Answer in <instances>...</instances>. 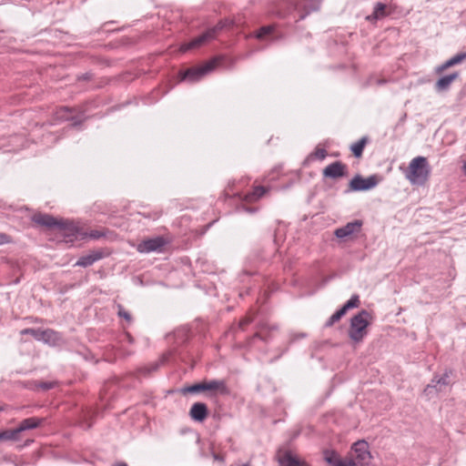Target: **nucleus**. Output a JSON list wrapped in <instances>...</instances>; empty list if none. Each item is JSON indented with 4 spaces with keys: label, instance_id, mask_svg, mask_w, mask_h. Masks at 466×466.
Here are the masks:
<instances>
[{
    "label": "nucleus",
    "instance_id": "19",
    "mask_svg": "<svg viewBox=\"0 0 466 466\" xmlns=\"http://www.w3.org/2000/svg\"><path fill=\"white\" fill-rule=\"evenodd\" d=\"M45 421V418L30 417L21 420L17 427L15 429L17 431L18 436L21 437V434L24 431L36 429L40 427Z\"/></svg>",
    "mask_w": 466,
    "mask_h": 466
},
{
    "label": "nucleus",
    "instance_id": "1",
    "mask_svg": "<svg viewBox=\"0 0 466 466\" xmlns=\"http://www.w3.org/2000/svg\"><path fill=\"white\" fill-rule=\"evenodd\" d=\"M31 220L40 226L47 228H58L66 238H69V241H73V238H77L80 234L79 228L72 221L56 219L55 217L46 213H35L32 216Z\"/></svg>",
    "mask_w": 466,
    "mask_h": 466
},
{
    "label": "nucleus",
    "instance_id": "32",
    "mask_svg": "<svg viewBox=\"0 0 466 466\" xmlns=\"http://www.w3.org/2000/svg\"><path fill=\"white\" fill-rule=\"evenodd\" d=\"M360 296L357 295V294H354L350 297V299L346 301L343 305H342V309L348 312L350 309H356L360 306Z\"/></svg>",
    "mask_w": 466,
    "mask_h": 466
},
{
    "label": "nucleus",
    "instance_id": "15",
    "mask_svg": "<svg viewBox=\"0 0 466 466\" xmlns=\"http://www.w3.org/2000/svg\"><path fill=\"white\" fill-rule=\"evenodd\" d=\"M206 392L208 396L214 397L218 394L220 395H228L229 394V390L226 384V381L223 380H204Z\"/></svg>",
    "mask_w": 466,
    "mask_h": 466
},
{
    "label": "nucleus",
    "instance_id": "46",
    "mask_svg": "<svg viewBox=\"0 0 466 466\" xmlns=\"http://www.w3.org/2000/svg\"><path fill=\"white\" fill-rule=\"evenodd\" d=\"M249 322H250V319H244V320L240 321L239 325H240V327H244L245 325H248Z\"/></svg>",
    "mask_w": 466,
    "mask_h": 466
},
{
    "label": "nucleus",
    "instance_id": "25",
    "mask_svg": "<svg viewBox=\"0 0 466 466\" xmlns=\"http://www.w3.org/2000/svg\"><path fill=\"white\" fill-rule=\"evenodd\" d=\"M162 359L160 361L154 362L148 366H144L137 369V370L134 373V376L136 378H141V377H149L153 372L157 371L161 364H163Z\"/></svg>",
    "mask_w": 466,
    "mask_h": 466
},
{
    "label": "nucleus",
    "instance_id": "37",
    "mask_svg": "<svg viewBox=\"0 0 466 466\" xmlns=\"http://www.w3.org/2000/svg\"><path fill=\"white\" fill-rule=\"evenodd\" d=\"M338 466H357V463H355V461L352 457H346L341 458V461Z\"/></svg>",
    "mask_w": 466,
    "mask_h": 466
},
{
    "label": "nucleus",
    "instance_id": "23",
    "mask_svg": "<svg viewBox=\"0 0 466 466\" xmlns=\"http://www.w3.org/2000/svg\"><path fill=\"white\" fill-rule=\"evenodd\" d=\"M466 61V52L463 53H458L447 61H445L443 64L440 65L436 67L435 72L437 74H441L446 69L454 66L456 65L461 64L462 62Z\"/></svg>",
    "mask_w": 466,
    "mask_h": 466
},
{
    "label": "nucleus",
    "instance_id": "29",
    "mask_svg": "<svg viewBox=\"0 0 466 466\" xmlns=\"http://www.w3.org/2000/svg\"><path fill=\"white\" fill-rule=\"evenodd\" d=\"M386 5L383 3H376L373 8V14L367 18L370 20L371 18L373 19H380L382 17L386 16Z\"/></svg>",
    "mask_w": 466,
    "mask_h": 466
},
{
    "label": "nucleus",
    "instance_id": "8",
    "mask_svg": "<svg viewBox=\"0 0 466 466\" xmlns=\"http://www.w3.org/2000/svg\"><path fill=\"white\" fill-rule=\"evenodd\" d=\"M57 118L64 121H71L73 127H80L86 119V111L84 109H76L74 107L62 106L56 112Z\"/></svg>",
    "mask_w": 466,
    "mask_h": 466
},
{
    "label": "nucleus",
    "instance_id": "34",
    "mask_svg": "<svg viewBox=\"0 0 466 466\" xmlns=\"http://www.w3.org/2000/svg\"><path fill=\"white\" fill-rule=\"evenodd\" d=\"M56 382L54 381H39L35 382V389L40 390L42 391H47L53 388H55Z\"/></svg>",
    "mask_w": 466,
    "mask_h": 466
},
{
    "label": "nucleus",
    "instance_id": "49",
    "mask_svg": "<svg viewBox=\"0 0 466 466\" xmlns=\"http://www.w3.org/2000/svg\"><path fill=\"white\" fill-rule=\"evenodd\" d=\"M126 336L127 337L129 342L133 341V338L128 333H127Z\"/></svg>",
    "mask_w": 466,
    "mask_h": 466
},
{
    "label": "nucleus",
    "instance_id": "16",
    "mask_svg": "<svg viewBox=\"0 0 466 466\" xmlns=\"http://www.w3.org/2000/svg\"><path fill=\"white\" fill-rule=\"evenodd\" d=\"M363 226V221L360 219H355L351 222H348L345 226L338 228L334 231V235L338 238H345L353 234L359 233Z\"/></svg>",
    "mask_w": 466,
    "mask_h": 466
},
{
    "label": "nucleus",
    "instance_id": "7",
    "mask_svg": "<svg viewBox=\"0 0 466 466\" xmlns=\"http://www.w3.org/2000/svg\"><path fill=\"white\" fill-rule=\"evenodd\" d=\"M454 371L451 369H446L442 375L434 374L431 382L425 387L424 393L431 395L442 391L446 387L453 383L451 380Z\"/></svg>",
    "mask_w": 466,
    "mask_h": 466
},
{
    "label": "nucleus",
    "instance_id": "36",
    "mask_svg": "<svg viewBox=\"0 0 466 466\" xmlns=\"http://www.w3.org/2000/svg\"><path fill=\"white\" fill-rule=\"evenodd\" d=\"M117 307H118V312H117L118 316L120 318L125 319L128 322L132 321L131 314L129 312L126 311L121 305H118Z\"/></svg>",
    "mask_w": 466,
    "mask_h": 466
},
{
    "label": "nucleus",
    "instance_id": "30",
    "mask_svg": "<svg viewBox=\"0 0 466 466\" xmlns=\"http://www.w3.org/2000/svg\"><path fill=\"white\" fill-rule=\"evenodd\" d=\"M325 461L331 466H338L341 461V457L335 451L326 450L324 451Z\"/></svg>",
    "mask_w": 466,
    "mask_h": 466
},
{
    "label": "nucleus",
    "instance_id": "26",
    "mask_svg": "<svg viewBox=\"0 0 466 466\" xmlns=\"http://www.w3.org/2000/svg\"><path fill=\"white\" fill-rule=\"evenodd\" d=\"M368 142L369 137L365 136L350 146V150L356 158L362 157L364 148Z\"/></svg>",
    "mask_w": 466,
    "mask_h": 466
},
{
    "label": "nucleus",
    "instance_id": "47",
    "mask_svg": "<svg viewBox=\"0 0 466 466\" xmlns=\"http://www.w3.org/2000/svg\"><path fill=\"white\" fill-rule=\"evenodd\" d=\"M114 466H127V464L126 462H118V463L115 464Z\"/></svg>",
    "mask_w": 466,
    "mask_h": 466
},
{
    "label": "nucleus",
    "instance_id": "4",
    "mask_svg": "<svg viewBox=\"0 0 466 466\" xmlns=\"http://www.w3.org/2000/svg\"><path fill=\"white\" fill-rule=\"evenodd\" d=\"M371 319V314L366 309H361L350 319L348 335L353 342L360 343L364 339Z\"/></svg>",
    "mask_w": 466,
    "mask_h": 466
},
{
    "label": "nucleus",
    "instance_id": "3",
    "mask_svg": "<svg viewBox=\"0 0 466 466\" xmlns=\"http://www.w3.org/2000/svg\"><path fill=\"white\" fill-rule=\"evenodd\" d=\"M431 167L425 157H416L409 164L405 177L411 185L423 186L429 179Z\"/></svg>",
    "mask_w": 466,
    "mask_h": 466
},
{
    "label": "nucleus",
    "instance_id": "52",
    "mask_svg": "<svg viewBox=\"0 0 466 466\" xmlns=\"http://www.w3.org/2000/svg\"><path fill=\"white\" fill-rule=\"evenodd\" d=\"M241 466H250L248 463L242 464Z\"/></svg>",
    "mask_w": 466,
    "mask_h": 466
},
{
    "label": "nucleus",
    "instance_id": "18",
    "mask_svg": "<svg viewBox=\"0 0 466 466\" xmlns=\"http://www.w3.org/2000/svg\"><path fill=\"white\" fill-rule=\"evenodd\" d=\"M189 417L196 422H203L208 416V408L204 402H195L189 410Z\"/></svg>",
    "mask_w": 466,
    "mask_h": 466
},
{
    "label": "nucleus",
    "instance_id": "44",
    "mask_svg": "<svg viewBox=\"0 0 466 466\" xmlns=\"http://www.w3.org/2000/svg\"><path fill=\"white\" fill-rule=\"evenodd\" d=\"M335 314H337L338 318L341 319L342 317H344L347 314V312L342 308H340L335 312Z\"/></svg>",
    "mask_w": 466,
    "mask_h": 466
},
{
    "label": "nucleus",
    "instance_id": "22",
    "mask_svg": "<svg viewBox=\"0 0 466 466\" xmlns=\"http://www.w3.org/2000/svg\"><path fill=\"white\" fill-rule=\"evenodd\" d=\"M276 26L277 25L275 24H270V25H263V26L259 27L255 33L256 38H258L259 40H264L269 36H272V40H274V41L281 39L282 35H274V33L276 31Z\"/></svg>",
    "mask_w": 466,
    "mask_h": 466
},
{
    "label": "nucleus",
    "instance_id": "28",
    "mask_svg": "<svg viewBox=\"0 0 466 466\" xmlns=\"http://www.w3.org/2000/svg\"><path fill=\"white\" fill-rule=\"evenodd\" d=\"M20 440L21 437L18 436L17 431L15 428L0 431V441H19Z\"/></svg>",
    "mask_w": 466,
    "mask_h": 466
},
{
    "label": "nucleus",
    "instance_id": "40",
    "mask_svg": "<svg viewBox=\"0 0 466 466\" xmlns=\"http://www.w3.org/2000/svg\"><path fill=\"white\" fill-rule=\"evenodd\" d=\"M92 78H93V74L90 72H86V73L77 76L78 81H89Z\"/></svg>",
    "mask_w": 466,
    "mask_h": 466
},
{
    "label": "nucleus",
    "instance_id": "10",
    "mask_svg": "<svg viewBox=\"0 0 466 466\" xmlns=\"http://www.w3.org/2000/svg\"><path fill=\"white\" fill-rule=\"evenodd\" d=\"M352 451L355 454L353 458L357 466H370L372 461V456L369 451V444L366 441L361 440L356 441L352 447Z\"/></svg>",
    "mask_w": 466,
    "mask_h": 466
},
{
    "label": "nucleus",
    "instance_id": "48",
    "mask_svg": "<svg viewBox=\"0 0 466 466\" xmlns=\"http://www.w3.org/2000/svg\"><path fill=\"white\" fill-rule=\"evenodd\" d=\"M385 83H386V80H384V79H380V80H378V84H379V85H383V84H385Z\"/></svg>",
    "mask_w": 466,
    "mask_h": 466
},
{
    "label": "nucleus",
    "instance_id": "13",
    "mask_svg": "<svg viewBox=\"0 0 466 466\" xmlns=\"http://www.w3.org/2000/svg\"><path fill=\"white\" fill-rule=\"evenodd\" d=\"M279 466H309L306 461L299 460L290 450L279 448L276 454Z\"/></svg>",
    "mask_w": 466,
    "mask_h": 466
},
{
    "label": "nucleus",
    "instance_id": "20",
    "mask_svg": "<svg viewBox=\"0 0 466 466\" xmlns=\"http://www.w3.org/2000/svg\"><path fill=\"white\" fill-rule=\"evenodd\" d=\"M300 2L299 12L300 15L296 22L301 21L306 18L311 12L318 11L320 7L321 0H299Z\"/></svg>",
    "mask_w": 466,
    "mask_h": 466
},
{
    "label": "nucleus",
    "instance_id": "38",
    "mask_svg": "<svg viewBox=\"0 0 466 466\" xmlns=\"http://www.w3.org/2000/svg\"><path fill=\"white\" fill-rule=\"evenodd\" d=\"M339 318H338L337 314L333 313L329 319L325 322L324 327L325 328H330L332 327L336 322H338Z\"/></svg>",
    "mask_w": 466,
    "mask_h": 466
},
{
    "label": "nucleus",
    "instance_id": "42",
    "mask_svg": "<svg viewBox=\"0 0 466 466\" xmlns=\"http://www.w3.org/2000/svg\"><path fill=\"white\" fill-rule=\"evenodd\" d=\"M335 314H337L338 318L341 319L342 317H344L347 314V312L342 308H340L335 312Z\"/></svg>",
    "mask_w": 466,
    "mask_h": 466
},
{
    "label": "nucleus",
    "instance_id": "31",
    "mask_svg": "<svg viewBox=\"0 0 466 466\" xmlns=\"http://www.w3.org/2000/svg\"><path fill=\"white\" fill-rule=\"evenodd\" d=\"M267 190L268 189L263 186H257L247 195V198L251 201L258 200L266 194Z\"/></svg>",
    "mask_w": 466,
    "mask_h": 466
},
{
    "label": "nucleus",
    "instance_id": "45",
    "mask_svg": "<svg viewBox=\"0 0 466 466\" xmlns=\"http://www.w3.org/2000/svg\"><path fill=\"white\" fill-rule=\"evenodd\" d=\"M84 358L86 360H91L94 359V356L92 355L91 352H86L85 355H84Z\"/></svg>",
    "mask_w": 466,
    "mask_h": 466
},
{
    "label": "nucleus",
    "instance_id": "11",
    "mask_svg": "<svg viewBox=\"0 0 466 466\" xmlns=\"http://www.w3.org/2000/svg\"><path fill=\"white\" fill-rule=\"evenodd\" d=\"M169 244V240L163 236L147 238L138 243L137 250L139 253L162 252L163 248Z\"/></svg>",
    "mask_w": 466,
    "mask_h": 466
},
{
    "label": "nucleus",
    "instance_id": "53",
    "mask_svg": "<svg viewBox=\"0 0 466 466\" xmlns=\"http://www.w3.org/2000/svg\"><path fill=\"white\" fill-rule=\"evenodd\" d=\"M2 410V408H0V411Z\"/></svg>",
    "mask_w": 466,
    "mask_h": 466
},
{
    "label": "nucleus",
    "instance_id": "35",
    "mask_svg": "<svg viewBox=\"0 0 466 466\" xmlns=\"http://www.w3.org/2000/svg\"><path fill=\"white\" fill-rule=\"evenodd\" d=\"M327 156V151L324 149V148H316V150L314 152H312L309 157H308V159L309 158H313V157H316V158H319V159H324Z\"/></svg>",
    "mask_w": 466,
    "mask_h": 466
},
{
    "label": "nucleus",
    "instance_id": "27",
    "mask_svg": "<svg viewBox=\"0 0 466 466\" xmlns=\"http://www.w3.org/2000/svg\"><path fill=\"white\" fill-rule=\"evenodd\" d=\"M202 392H206L204 380L198 382V383L185 386L180 389V393L182 395L198 394V393H202Z\"/></svg>",
    "mask_w": 466,
    "mask_h": 466
},
{
    "label": "nucleus",
    "instance_id": "21",
    "mask_svg": "<svg viewBox=\"0 0 466 466\" xmlns=\"http://www.w3.org/2000/svg\"><path fill=\"white\" fill-rule=\"evenodd\" d=\"M458 77V72H453L451 74L442 76L437 80V82L434 85L435 91L439 93L448 91L451 87V83Z\"/></svg>",
    "mask_w": 466,
    "mask_h": 466
},
{
    "label": "nucleus",
    "instance_id": "9",
    "mask_svg": "<svg viewBox=\"0 0 466 466\" xmlns=\"http://www.w3.org/2000/svg\"><path fill=\"white\" fill-rule=\"evenodd\" d=\"M379 177L371 175L368 177H363L361 175H356L349 183V189L346 192H358L368 191L374 188L379 184Z\"/></svg>",
    "mask_w": 466,
    "mask_h": 466
},
{
    "label": "nucleus",
    "instance_id": "14",
    "mask_svg": "<svg viewBox=\"0 0 466 466\" xmlns=\"http://www.w3.org/2000/svg\"><path fill=\"white\" fill-rule=\"evenodd\" d=\"M110 252L107 248H98L91 250L87 255L82 256L76 262L75 266L87 268L95 262L107 257Z\"/></svg>",
    "mask_w": 466,
    "mask_h": 466
},
{
    "label": "nucleus",
    "instance_id": "50",
    "mask_svg": "<svg viewBox=\"0 0 466 466\" xmlns=\"http://www.w3.org/2000/svg\"><path fill=\"white\" fill-rule=\"evenodd\" d=\"M463 172H464V174H465V176H466V162H465V163H464V165H463Z\"/></svg>",
    "mask_w": 466,
    "mask_h": 466
},
{
    "label": "nucleus",
    "instance_id": "5",
    "mask_svg": "<svg viewBox=\"0 0 466 466\" xmlns=\"http://www.w3.org/2000/svg\"><path fill=\"white\" fill-rule=\"evenodd\" d=\"M223 60L222 56H215L204 65L190 67L186 70L179 72L180 81H188L191 83L199 81L204 76L212 72L217 66H218Z\"/></svg>",
    "mask_w": 466,
    "mask_h": 466
},
{
    "label": "nucleus",
    "instance_id": "12",
    "mask_svg": "<svg viewBox=\"0 0 466 466\" xmlns=\"http://www.w3.org/2000/svg\"><path fill=\"white\" fill-rule=\"evenodd\" d=\"M299 5L300 2L299 0H280L275 5L271 12L279 18H285L294 11H299Z\"/></svg>",
    "mask_w": 466,
    "mask_h": 466
},
{
    "label": "nucleus",
    "instance_id": "6",
    "mask_svg": "<svg viewBox=\"0 0 466 466\" xmlns=\"http://www.w3.org/2000/svg\"><path fill=\"white\" fill-rule=\"evenodd\" d=\"M228 20H220L217 25L208 28L198 36L191 39L190 41L181 45L180 50L186 52L191 49H196L206 43L215 39L217 35L228 25Z\"/></svg>",
    "mask_w": 466,
    "mask_h": 466
},
{
    "label": "nucleus",
    "instance_id": "41",
    "mask_svg": "<svg viewBox=\"0 0 466 466\" xmlns=\"http://www.w3.org/2000/svg\"><path fill=\"white\" fill-rule=\"evenodd\" d=\"M9 236L6 234H0V245L9 242Z\"/></svg>",
    "mask_w": 466,
    "mask_h": 466
},
{
    "label": "nucleus",
    "instance_id": "17",
    "mask_svg": "<svg viewBox=\"0 0 466 466\" xmlns=\"http://www.w3.org/2000/svg\"><path fill=\"white\" fill-rule=\"evenodd\" d=\"M346 174L347 166L340 161H335L323 169V176L333 179L343 177Z\"/></svg>",
    "mask_w": 466,
    "mask_h": 466
},
{
    "label": "nucleus",
    "instance_id": "2",
    "mask_svg": "<svg viewBox=\"0 0 466 466\" xmlns=\"http://www.w3.org/2000/svg\"><path fill=\"white\" fill-rule=\"evenodd\" d=\"M190 330L187 327H180L174 330L172 334L167 336V339L170 344L168 351L162 355V362H167L171 358H178L184 360L187 354L184 347L189 341Z\"/></svg>",
    "mask_w": 466,
    "mask_h": 466
},
{
    "label": "nucleus",
    "instance_id": "33",
    "mask_svg": "<svg viewBox=\"0 0 466 466\" xmlns=\"http://www.w3.org/2000/svg\"><path fill=\"white\" fill-rule=\"evenodd\" d=\"M43 329L27 328L21 330V335H31L36 340H40Z\"/></svg>",
    "mask_w": 466,
    "mask_h": 466
},
{
    "label": "nucleus",
    "instance_id": "24",
    "mask_svg": "<svg viewBox=\"0 0 466 466\" xmlns=\"http://www.w3.org/2000/svg\"><path fill=\"white\" fill-rule=\"evenodd\" d=\"M61 335L50 329H43L41 339L39 341H43L46 344L56 346L61 341Z\"/></svg>",
    "mask_w": 466,
    "mask_h": 466
},
{
    "label": "nucleus",
    "instance_id": "43",
    "mask_svg": "<svg viewBox=\"0 0 466 466\" xmlns=\"http://www.w3.org/2000/svg\"><path fill=\"white\" fill-rule=\"evenodd\" d=\"M335 314H337L338 318L341 319L342 317H344L347 314V312L342 308H340L335 312Z\"/></svg>",
    "mask_w": 466,
    "mask_h": 466
},
{
    "label": "nucleus",
    "instance_id": "51",
    "mask_svg": "<svg viewBox=\"0 0 466 466\" xmlns=\"http://www.w3.org/2000/svg\"><path fill=\"white\" fill-rule=\"evenodd\" d=\"M32 441H33L32 440H30V441H26L25 445L30 444Z\"/></svg>",
    "mask_w": 466,
    "mask_h": 466
},
{
    "label": "nucleus",
    "instance_id": "39",
    "mask_svg": "<svg viewBox=\"0 0 466 466\" xmlns=\"http://www.w3.org/2000/svg\"><path fill=\"white\" fill-rule=\"evenodd\" d=\"M89 238L92 239H99L103 237H105V233L100 230H91L88 234Z\"/></svg>",
    "mask_w": 466,
    "mask_h": 466
}]
</instances>
